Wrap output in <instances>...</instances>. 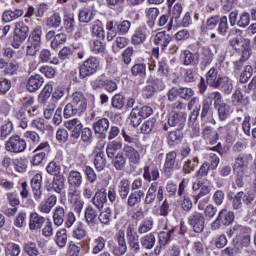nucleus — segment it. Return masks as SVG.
<instances>
[{"label": "nucleus", "mask_w": 256, "mask_h": 256, "mask_svg": "<svg viewBox=\"0 0 256 256\" xmlns=\"http://www.w3.org/2000/svg\"><path fill=\"white\" fill-rule=\"evenodd\" d=\"M5 149L8 153H14L18 155L19 153H25L27 149V140L21 137V135H12L5 143Z\"/></svg>", "instance_id": "nucleus-1"}, {"label": "nucleus", "mask_w": 256, "mask_h": 256, "mask_svg": "<svg viewBox=\"0 0 256 256\" xmlns=\"http://www.w3.org/2000/svg\"><path fill=\"white\" fill-rule=\"evenodd\" d=\"M209 98L214 101V107L218 111L220 121H225L231 113V106L223 102V96L219 92L209 93Z\"/></svg>", "instance_id": "nucleus-2"}, {"label": "nucleus", "mask_w": 256, "mask_h": 256, "mask_svg": "<svg viewBox=\"0 0 256 256\" xmlns=\"http://www.w3.org/2000/svg\"><path fill=\"white\" fill-rule=\"evenodd\" d=\"M27 37H29V26L25 25V22L23 21L16 22L12 47H14V49H19V47L25 43Z\"/></svg>", "instance_id": "nucleus-3"}, {"label": "nucleus", "mask_w": 256, "mask_h": 256, "mask_svg": "<svg viewBox=\"0 0 256 256\" xmlns=\"http://www.w3.org/2000/svg\"><path fill=\"white\" fill-rule=\"evenodd\" d=\"M98 69L99 59L95 56H91L79 66V77L80 79L91 77V75H95V73H97Z\"/></svg>", "instance_id": "nucleus-4"}, {"label": "nucleus", "mask_w": 256, "mask_h": 256, "mask_svg": "<svg viewBox=\"0 0 256 256\" xmlns=\"http://www.w3.org/2000/svg\"><path fill=\"white\" fill-rule=\"evenodd\" d=\"M126 239L128 247L132 255H139L141 253V242L139 241V234L135 231L132 225H129L126 229Z\"/></svg>", "instance_id": "nucleus-5"}, {"label": "nucleus", "mask_w": 256, "mask_h": 256, "mask_svg": "<svg viewBox=\"0 0 256 256\" xmlns=\"http://www.w3.org/2000/svg\"><path fill=\"white\" fill-rule=\"evenodd\" d=\"M163 197V186L159 185V182H153L148 188L144 203L145 205H153V203H155V199L161 203V201H163Z\"/></svg>", "instance_id": "nucleus-6"}, {"label": "nucleus", "mask_w": 256, "mask_h": 256, "mask_svg": "<svg viewBox=\"0 0 256 256\" xmlns=\"http://www.w3.org/2000/svg\"><path fill=\"white\" fill-rule=\"evenodd\" d=\"M253 161L251 154H239L234 158L232 169L234 173H251L249 171V163Z\"/></svg>", "instance_id": "nucleus-7"}, {"label": "nucleus", "mask_w": 256, "mask_h": 256, "mask_svg": "<svg viewBox=\"0 0 256 256\" xmlns=\"http://www.w3.org/2000/svg\"><path fill=\"white\" fill-rule=\"evenodd\" d=\"M186 117L183 112H172L168 116V124H164V131H169V127L183 129L185 127Z\"/></svg>", "instance_id": "nucleus-8"}, {"label": "nucleus", "mask_w": 256, "mask_h": 256, "mask_svg": "<svg viewBox=\"0 0 256 256\" xmlns=\"http://www.w3.org/2000/svg\"><path fill=\"white\" fill-rule=\"evenodd\" d=\"M151 35V30L147 25L138 26L131 37L132 45H143L147 38Z\"/></svg>", "instance_id": "nucleus-9"}, {"label": "nucleus", "mask_w": 256, "mask_h": 256, "mask_svg": "<svg viewBox=\"0 0 256 256\" xmlns=\"http://www.w3.org/2000/svg\"><path fill=\"white\" fill-rule=\"evenodd\" d=\"M188 223L194 233H203L205 229V216L203 213L194 212L188 217Z\"/></svg>", "instance_id": "nucleus-10"}, {"label": "nucleus", "mask_w": 256, "mask_h": 256, "mask_svg": "<svg viewBox=\"0 0 256 256\" xmlns=\"http://www.w3.org/2000/svg\"><path fill=\"white\" fill-rule=\"evenodd\" d=\"M110 125L109 119L100 118L92 124V127L95 135H98L101 139H107Z\"/></svg>", "instance_id": "nucleus-11"}, {"label": "nucleus", "mask_w": 256, "mask_h": 256, "mask_svg": "<svg viewBox=\"0 0 256 256\" xmlns=\"http://www.w3.org/2000/svg\"><path fill=\"white\" fill-rule=\"evenodd\" d=\"M187 109L190 111L189 119L191 121H197V117H199V113L201 112V98L197 96L192 97L187 104Z\"/></svg>", "instance_id": "nucleus-12"}, {"label": "nucleus", "mask_w": 256, "mask_h": 256, "mask_svg": "<svg viewBox=\"0 0 256 256\" xmlns=\"http://www.w3.org/2000/svg\"><path fill=\"white\" fill-rule=\"evenodd\" d=\"M65 127L71 132V137L74 139H79L81 137V131L83 129V123L81 120L74 118L65 122Z\"/></svg>", "instance_id": "nucleus-13"}, {"label": "nucleus", "mask_w": 256, "mask_h": 256, "mask_svg": "<svg viewBox=\"0 0 256 256\" xmlns=\"http://www.w3.org/2000/svg\"><path fill=\"white\" fill-rule=\"evenodd\" d=\"M65 189V176H54L52 182L46 186V191H53L54 193L61 194Z\"/></svg>", "instance_id": "nucleus-14"}, {"label": "nucleus", "mask_w": 256, "mask_h": 256, "mask_svg": "<svg viewBox=\"0 0 256 256\" xmlns=\"http://www.w3.org/2000/svg\"><path fill=\"white\" fill-rule=\"evenodd\" d=\"M57 205V195L52 194L47 197L45 201H42L38 206V211L44 215H49L53 211V207Z\"/></svg>", "instance_id": "nucleus-15"}, {"label": "nucleus", "mask_w": 256, "mask_h": 256, "mask_svg": "<svg viewBox=\"0 0 256 256\" xmlns=\"http://www.w3.org/2000/svg\"><path fill=\"white\" fill-rule=\"evenodd\" d=\"M123 153L125 157H127L129 163H132L133 165L140 163L141 154H139V151H137V149H135L133 146L125 144L123 147Z\"/></svg>", "instance_id": "nucleus-16"}, {"label": "nucleus", "mask_w": 256, "mask_h": 256, "mask_svg": "<svg viewBox=\"0 0 256 256\" xmlns=\"http://www.w3.org/2000/svg\"><path fill=\"white\" fill-rule=\"evenodd\" d=\"M118 246L114 247L113 254L122 256L127 253V240H125V232L119 231L116 238Z\"/></svg>", "instance_id": "nucleus-17"}, {"label": "nucleus", "mask_w": 256, "mask_h": 256, "mask_svg": "<svg viewBox=\"0 0 256 256\" xmlns=\"http://www.w3.org/2000/svg\"><path fill=\"white\" fill-rule=\"evenodd\" d=\"M43 83H45V80L41 75H32L28 78L26 88L30 93H35V91H39L43 87Z\"/></svg>", "instance_id": "nucleus-18"}, {"label": "nucleus", "mask_w": 256, "mask_h": 256, "mask_svg": "<svg viewBox=\"0 0 256 256\" xmlns=\"http://www.w3.org/2000/svg\"><path fill=\"white\" fill-rule=\"evenodd\" d=\"M45 225V217L39 215L37 212L30 213L29 229L30 231H38Z\"/></svg>", "instance_id": "nucleus-19"}, {"label": "nucleus", "mask_w": 256, "mask_h": 256, "mask_svg": "<svg viewBox=\"0 0 256 256\" xmlns=\"http://www.w3.org/2000/svg\"><path fill=\"white\" fill-rule=\"evenodd\" d=\"M71 104L83 113L87 109V99L83 95V92H74L72 94Z\"/></svg>", "instance_id": "nucleus-20"}, {"label": "nucleus", "mask_w": 256, "mask_h": 256, "mask_svg": "<svg viewBox=\"0 0 256 256\" xmlns=\"http://www.w3.org/2000/svg\"><path fill=\"white\" fill-rule=\"evenodd\" d=\"M24 11L20 8H14L12 10H5L2 14V20L4 23H11V21H15L19 19V17H23Z\"/></svg>", "instance_id": "nucleus-21"}, {"label": "nucleus", "mask_w": 256, "mask_h": 256, "mask_svg": "<svg viewBox=\"0 0 256 256\" xmlns=\"http://www.w3.org/2000/svg\"><path fill=\"white\" fill-rule=\"evenodd\" d=\"M143 177L145 181H148V183H151V181H157V179H159V168L153 164L145 166Z\"/></svg>", "instance_id": "nucleus-22"}, {"label": "nucleus", "mask_w": 256, "mask_h": 256, "mask_svg": "<svg viewBox=\"0 0 256 256\" xmlns=\"http://www.w3.org/2000/svg\"><path fill=\"white\" fill-rule=\"evenodd\" d=\"M221 81V76L215 68H211L206 74V83L214 89H219V82Z\"/></svg>", "instance_id": "nucleus-23"}, {"label": "nucleus", "mask_w": 256, "mask_h": 256, "mask_svg": "<svg viewBox=\"0 0 256 256\" xmlns=\"http://www.w3.org/2000/svg\"><path fill=\"white\" fill-rule=\"evenodd\" d=\"M155 45H158L162 50L167 49L169 43H171V35L165 31L158 32L154 38Z\"/></svg>", "instance_id": "nucleus-24"}, {"label": "nucleus", "mask_w": 256, "mask_h": 256, "mask_svg": "<svg viewBox=\"0 0 256 256\" xmlns=\"http://www.w3.org/2000/svg\"><path fill=\"white\" fill-rule=\"evenodd\" d=\"M54 241L59 249H65L67 247V229L61 228L56 231V234L54 236Z\"/></svg>", "instance_id": "nucleus-25"}, {"label": "nucleus", "mask_w": 256, "mask_h": 256, "mask_svg": "<svg viewBox=\"0 0 256 256\" xmlns=\"http://www.w3.org/2000/svg\"><path fill=\"white\" fill-rule=\"evenodd\" d=\"M232 103L235 107H245V105H249V98L243 95L241 88H237L232 95Z\"/></svg>", "instance_id": "nucleus-26"}, {"label": "nucleus", "mask_w": 256, "mask_h": 256, "mask_svg": "<svg viewBox=\"0 0 256 256\" xmlns=\"http://www.w3.org/2000/svg\"><path fill=\"white\" fill-rule=\"evenodd\" d=\"M91 202L97 209H103V206L105 205V203H107V194L105 193L104 188L98 190L94 194Z\"/></svg>", "instance_id": "nucleus-27"}, {"label": "nucleus", "mask_w": 256, "mask_h": 256, "mask_svg": "<svg viewBox=\"0 0 256 256\" xmlns=\"http://www.w3.org/2000/svg\"><path fill=\"white\" fill-rule=\"evenodd\" d=\"M155 243H157V238L154 233H148L140 238V245L147 251H151L155 247Z\"/></svg>", "instance_id": "nucleus-28"}, {"label": "nucleus", "mask_w": 256, "mask_h": 256, "mask_svg": "<svg viewBox=\"0 0 256 256\" xmlns=\"http://www.w3.org/2000/svg\"><path fill=\"white\" fill-rule=\"evenodd\" d=\"M65 209L63 206H56L53 211V223L56 225V227H61L63 223H65V217H66Z\"/></svg>", "instance_id": "nucleus-29"}, {"label": "nucleus", "mask_w": 256, "mask_h": 256, "mask_svg": "<svg viewBox=\"0 0 256 256\" xmlns=\"http://www.w3.org/2000/svg\"><path fill=\"white\" fill-rule=\"evenodd\" d=\"M68 185L70 187H80L83 185V175L79 171L72 170L68 174Z\"/></svg>", "instance_id": "nucleus-30"}, {"label": "nucleus", "mask_w": 256, "mask_h": 256, "mask_svg": "<svg viewBox=\"0 0 256 256\" xmlns=\"http://www.w3.org/2000/svg\"><path fill=\"white\" fill-rule=\"evenodd\" d=\"M203 137L206 141H209L211 145H215V143L219 141V130H215L211 126H207L203 131Z\"/></svg>", "instance_id": "nucleus-31"}, {"label": "nucleus", "mask_w": 256, "mask_h": 256, "mask_svg": "<svg viewBox=\"0 0 256 256\" xmlns=\"http://www.w3.org/2000/svg\"><path fill=\"white\" fill-rule=\"evenodd\" d=\"M218 221L222 223V225H231L233 221H235V214L232 211L227 209H222L218 216Z\"/></svg>", "instance_id": "nucleus-32"}, {"label": "nucleus", "mask_w": 256, "mask_h": 256, "mask_svg": "<svg viewBox=\"0 0 256 256\" xmlns=\"http://www.w3.org/2000/svg\"><path fill=\"white\" fill-rule=\"evenodd\" d=\"M131 191V182L129 179H122L118 184V195L121 199L125 200L129 197Z\"/></svg>", "instance_id": "nucleus-33"}, {"label": "nucleus", "mask_w": 256, "mask_h": 256, "mask_svg": "<svg viewBox=\"0 0 256 256\" xmlns=\"http://www.w3.org/2000/svg\"><path fill=\"white\" fill-rule=\"evenodd\" d=\"M41 35H43V30L41 29V26H37L30 33L28 43L30 45H35L36 47H41Z\"/></svg>", "instance_id": "nucleus-34"}, {"label": "nucleus", "mask_w": 256, "mask_h": 256, "mask_svg": "<svg viewBox=\"0 0 256 256\" xmlns=\"http://www.w3.org/2000/svg\"><path fill=\"white\" fill-rule=\"evenodd\" d=\"M143 197H145V192H143L142 190L130 193L127 199L128 207H135L136 205H139Z\"/></svg>", "instance_id": "nucleus-35"}, {"label": "nucleus", "mask_w": 256, "mask_h": 256, "mask_svg": "<svg viewBox=\"0 0 256 256\" xmlns=\"http://www.w3.org/2000/svg\"><path fill=\"white\" fill-rule=\"evenodd\" d=\"M106 31H107V36H106L107 41H113V39L117 37V33H119L118 22H115L113 20L108 21L106 23Z\"/></svg>", "instance_id": "nucleus-36"}, {"label": "nucleus", "mask_w": 256, "mask_h": 256, "mask_svg": "<svg viewBox=\"0 0 256 256\" xmlns=\"http://www.w3.org/2000/svg\"><path fill=\"white\" fill-rule=\"evenodd\" d=\"M187 133L192 139L201 135V126L197 119L191 120V118H189Z\"/></svg>", "instance_id": "nucleus-37"}, {"label": "nucleus", "mask_w": 256, "mask_h": 256, "mask_svg": "<svg viewBox=\"0 0 256 256\" xmlns=\"http://www.w3.org/2000/svg\"><path fill=\"white\" fill-rule=\"evenodd\" d=\"M145 15L148 19L147 25L150 27V29H153V27H155V21H157V17H159V9L147 8L145 10Z\"/></svg>", "instance_id": "nucleus-38"}, {"label": "nucleus", "mask_w": 256, "mask_h": 256, "mask_svg": "<svg viewBox=\"0 0 256 256\" xmlns=\"http://www.w3.org/2000/svg\"><path fill=\"white\" fill-rule=\"evenodd\" d=\"M63 27L66 33H73L75 31V14L64 15Z\"/></svg>", "instance_id": "nucleus-39"}, {"label": "nucleus", "mask_w": 256, "mask_h": 256, "mask_svg": "<svg viewBox=\"0 0 256 256\" xmlns=\"http://www.w3.org/2000/svg\"><path fill=\"white\" fill-rule=\"evenodd\" d=\"M200 59L201 65H204V67L211 65V62L213 61V52L211 51V48L203 47L201 50Z\"/></svg>", "instance_id": "nucleus-40"}, {"label": "nucleus", "mask_w": 256, "mask_h": 256, "mask_svg": "<svg viewBox=\"0 0 256 256\" xmlns=\"http://www.w3.org/2000/svg\"><path fill=\"white\" fill-rule=\"evenodd\" d=\"M5 256L21 255V246L14 242H8L4 248Z\"/></svg>", "instance_id": "nucleus-41"}, {"label": "nucleus", "mask_w": 256, "mask_h": 256, "mask_svg": "<svg viewBox=\"0 0 256 256\" xmlns=\"http://www.w3.org/2000/svg\"><path fill=\"white\" fill-rule=\"evenodd\" d=\"M153 225H154L153 217H148L144 219L138 226L139 235H145V233H149V231L153 229Z\"/></svg>", "instance_id": "nucleus-42"}, {"label": "nucleus", "mask_w": 256, "mask_h": 256, "mask_svg": "<svg viewBox=\"0 0 256 256\" xmlns=\"http://www.w3.org/2000/svg\"><path fill=\"white\" fill-rule=\"evenodd\" d=\"M247 43H251L249 40H243V38L236 36L229 40V45L235 51H242L244 47H247Z\"/></svg>", "instance_id": "nucleus-43"}, {"label": "nucleus", "mask_w": 256, "mask_h": 256, "mask_svg": "<svg viewBox=\"0 0 256 256\" xmlns=\"http://www.w3.org/2000/svg\"><path fill=\"white\" fill-rule=\"evenodd\" d=\"M107 243V240H105L102 236H98L93 240L92 243V253L93 255H99L103 249H105V245Z\"/></svg>", "instance_id": "nucleus-44"}, {"label": "nucleus", "mask_w": 256, "mask_h": 256, "mask_svg": "<svg viewBox=\"0 0 256 256\" xmlns=\"http://www.w3.org/2000/svg\"><path fill=\"white\" fill-rule=\"evenodd\" d=\"M199 165V158L198 157H193L192 159H188L184 162L182 171L186 175H189V173H193L195 171V167Z\"/></svg>", "instance_id": "nucleus-45"}, {"label": "nucleus", "mask_w": 256, "mask_h": 256, "mask_svg": "<svg viewBox=\"0 0 256 256\" xmlns=\"http://www.w3.org/2000/svg\"><path fill=\"white\" fill-rule=\"evenodd\" d=\"M219 25V18L217 16H212L207 19L205 24H202L201 31L202 33H207L208 31H213Z\"/></svg>", "instance_id": "nucleus-46"}, {"label": "nucleus", "mask_w": 256, "mask_h": 256, "mask_svg": "<svg viewBox=\"0 0 256 256\" xmlns=\"http://www.w3.org/2000/svg\"><path fill=\"white\" fill-rule=\"evenodd\" d=\"M127 45H129L127 37L118 36L112 45V51L113 53H119V51H121V49H125Z\"/></svg>", "instance_id": "nucleus-47"}, {"label": "nucleus", "mask_w": 256, "mask_h": 256, "mask_svg": "<svg viewBox=\"0 0 256 256\" xmlns=\"http://www.w3.org/2000/svg\"><path fill=\"white\" fill-rule=\"evenodd\" d=\"M219 87L223 89L226 95H231L233 91V80L229 79L227 76H222L220 78Z\"/></svg>", "instance_id": "nucleus-48"}, {"label": "nucleus", "mask_w": 256, "mask_h": 256, "mask_svg": "<svg viewBox=\"0 0 256 256\" xmlns=\"http://www.w3.org/2000/svg\"><path fill=\"white\" fill-rule=\"evenodd\" d=\"M182 13L183 6L181 5V3H176L172 8V18L170 21V25H179V19Z\"/></svg>", "instance_id": "nucleus-49"}, {"label": "nucleus", "mask_w": 256, "mask_h": 256, "mask_svg": "<svg viewBox=\"0 0 256 256\" xmlns=\"http://www.w3.org/2000/svg\"><path fill=\"white\" fill-rule=\"evenodd\" d=\"M61 14L54 13L46 20V26L51 27L52 29H59L61 27Z\"/></svg>", "instance_id": "nucleus-50"}, {"label": "nucleus", "mask_w": 256, "mask_h": 256, "mask_svg": "<svg viewBox=\"0 0 256 256\" xmlns=\"http://www.w3.org/2000/svg\"><path fill=\"white\" fill-rule=\"evenodd\" d=\"M97 215H99V214L97 213L95 208H93V206L89 205L88 207H86L85 219H86L87 225H89V226L94 225L95 220L97 219Z\"/></svg>", "instance_id": "nucleus-51"}, {"label": "nucleus", "mask_w": 256, "mask_h": 256, "mask_svg": "<svg viewBox=\"0 0 256 256\" xmlns=\"http://www.w3.org/2000/svg\"><path fill=\"white\" fill-rule=\"evenodd\" d=\"M83 112L75 107L72 103H68L64 107L63 115L65 119H69V117H73L75 115L81 116Z\"/></svg>", "instance_id": "nucleus-52"}, {"label": "nucleus", "mask_w": 256, "mask_h": 256, "mask_svg": "<svg viewBox=\"0 0 256 256\" xmlns=\"http://www.w3.org/2000/svg\"><path fill=\"white\" fill-rule=\"evenodd\" d=\"M113 167H115L116 171H123L125 169V165H127V158L123 155V153H118L113 161Z\"/></svg>", "instance_id": "nucleus-53"}, {"label": "nucleus", "mask_w": 256, "mask_h": 256, "mask_svg": "<svg viewBox=\"0 0 256 256\" xmlns=\"http://www.w3.org/2000/svg\"><path fill=\"white\" fill-rule=\"evenodd\" d=\"M131 73L133 77H145L147 75V65L143 63L134 64Z\"/></svg>", "instance_id": "nucleus-54"}, {"label": "nucleus", "mask_w": 256, "mask_h": 256, "mask_svg": "<svg viewBox=\"0 0 256 256\" xmlns=\"http://www.w3.org/2000/svg\"><path fill=\"white\" fill-rule=\"evenodd\" d=\"M112 217H113V210L107 207L102 212H100L98 219L102 225H109L111 223Z\"/></svg>", "instance_id": "nucleus-55"}, {"label": "nucleus", "mask_w": 256, "mask_h": 256, "mask_svg": "<svg viewBox=\"0 0 256 256\" xmlns=\"http://www.w3.org/2000/svg\"><path fill=\"white\" fill-rule=\"evenodd\" d=\"M106 165H107V160H105V153L103 152L97 153L94 158V166L97 169V171H103Z\"/></svg>", "instance_id": "nucleus-56"}, {"label": "nucleus", "mask_w": 256, "mask_h": 256, "mask_svg": "<svg viewBox=\"0 0 256 256\" xmlns=\"http://www.w3.org/2000/svg\"><path fill=\"white\" fill-rule=\"evenodd\" d=\"M175 161H177V152L171 151L166 155V160L164 164L165 171H171L175 167Z\"/></svg>", "instance_id": "nucleus-57"}, {"label": "nucleus", "mask_w": 256, "mask_h": 256, "mask_svg": "<svg viewBox=\"0 0 256 256\" xmlns=\"http://www.w3.org/2000/svg\"><path fill=\"white\" fill-rule=\"evenodd\" d=\"M46 172L48 173V175L59 177V173H61V166L57 164V161L52 160L47 164Z\"/></svg>", "instance_id": "nucleus-58"}, {"label": "nucleus", "mask_w": 256, "mask_h": 256, "mask_svg": "<svg viewBox=\"0 0 256 256\" xmlns=\"http://www.w3.org/2000/svg\"><path fill=\"white\" fill-rule=\"evenodd\" d=\"M142 116L139 113V107H135L132 109L130 113V122L132 127H139L141 125Z\"/></svg>", "instance_id": "nucleus-59"}, {"label": "nucleus", "mask_w": 256, "mask_h": 256, "mask_svg": "<svg viewBox=\"0 0 256 256\" xmlns=\"http://www.w3.org/2000/svg\"><path fill=\"white\" fill-rule=\"evenodd\" d=\"M179 97L184 99V101H189L195 97V90H192L189 87H179L178 88Z\"/></svg>", "instance_id": "nucleus-60"}, {"label": "nucleus", "mask_w": 256, "mask_h": 256, "mask_svg": "<svg viewBox=\"0 0 256 256\" xmlns=\"http://www.w3.org/2000/svg\"><path fill=\"white\" fill-rule=\"evenodd\" d=\"M13 133V122L7 120L0 129V139H7L9 135Z\"/></svg>", "instance_id": "nucleus-61"}, {"label": "nucleus", "mask_w": 256, "mask_h": 256, "mask_svg": "<svg viewBox=\"0 0 256 256\" xmlns=\"http://www.w3.org/2000/svg\"><path fill=\"white\" fill-rule=\"evenodd\" d=\"M79 21L80 23H90L93 19V12L87 7H84L79 12Z\"/></svg>", "instance_id": "nucleus-62"}, {"label": "nucleus", "mask_w": 256, "mask_h": 256, "mask_svg": "<svg viewBox=\"0 0 256 256\" xmlns=\"http://www.w3.org/2000/svg\"><path fill=\"white\" fill-rule=\"evenodd\" d=\"M24 137L29 141V143H32V145H39L41 142V136L33 130L26 131L24 133Z\"/></svg>", "instance_id": "nucleus-63"}, {"label": "nucleus", "mask_w": 256, "mask_h": 256, "mask_svg": "<svg viewBox=\"0 0 256 256\" xmlns=\"http://www.w3.org/2000/svg\"><path fill=\"white\" fill-rule=\"evenodd\" d=\"M24 252L28 256H37L39 255V248H37V244L35 242H27L23 246Z\"/></svg>", "instance_id": "nucleus-64"}]
</instances>
